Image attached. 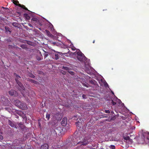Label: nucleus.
<instances>
[{"instance_id": "f257e3e1", "label": "nucleus", "mask_w": 149, "mask_h": 149, "mask_svg": "<svg viewBox=\"0 0 149 149\" xmlns=\"http://www.w3.org/2000/svg\"><path fill=\"white\" fill-rule=\"evenodd\" d=\"M14 75L15 76V80L16 81L19 86V88H19V90H24L25 89L24 87L19 81L21 78V77L17 75L16 73L14 74Z\"/></svg>"}, {"instance_id": "f03ea898", "label": "nucleus", "mask_w": 149, "mask_h": 149, "mask_svg": "<svg viewBox=\"0 0 149 149\" xmlns=\"http://www.w3.org/2000/svg\"><path fill=\"white\" fill-rule=\"evenodd\" d=\"M77 58L79 61L84 62L86 61V58L81 52H77Z\"/></svg>"}, {"instance_id": "7ed1b4c3", "label": "nucleus", "mask_w": 149, "mask_h": 149, "mask_svg": "<svg viewBox=\"0 0 149 149\" xmlns=\"http://www.w3.org/2000/svg\"><path fill=\"white\" fill-rule=\"evenodd\" d=\"M77 122L75 123L77 128L78 129H80L82 126V124L84 123V121L82 119L80 118H78L77 119Z\"/></svg>"}, {"instance_id": "20e7f679", "label": "nucleus", "mask_w": 149, "mask_h": 149, "mask_svg": "<svg viewBox=\"0 0 149 149\" xmlns=\"http://www.w3.org/2000/svg\"><path fill=\"white\" fill-rule=\"evenodd\" d=\"M54 53H53V58L54 59L57 60L60 57V55H62V53L61 52H55L54 51Z\"/></svg>"}, {"instance_id": "39448f33", "label": "nucleus", "mask_w": 149, "mask_h": 149, "mask_svg": "<svg viewBox=\"0 0 149 149\" xmlns=\"http://www.w3.org/2000/svg\"><path fill=\"white\" fill-rule=\"evenodd\" d=\"M89 140V137L88 136L87 137H85L82 140V141H81L79 143H83V145H86L88 144L89 143L88 140Z\"/></svg>"}, {"instance_id": "423d86ee", "label": "nucleus", "mask_w": 149, "mask_h": 149, "mask_svg": "<svg viewBox=\"0 0 149 149\" xmlns=\"http://www.w3.org/2000/svg\"><path fill=\"white\" fill-rule=\"evenodd\" d=\"M9 93L10 95L14 96H17L18 95L17 92L16 91L13 90H11L9 91Z\"/></svg>"}, {"instance_id": "0eeeda50", "label": "nucleus", "mask_w": 149, "mask_h": 149, "mask_svg": "<svg viewBox=\"0 0 149 149\" xmlns=\"http://www.w3.org/2000/svg\"><path fill=\"white\" fill-rule=\"evenodd\" d=\"M22 104H21L19 108L22 110H25L27 108V106L25 103L22 102Z\"/></svg>"}, {"instance_id": "6e6552de", "label": "nucleus", "mask_w": 149, "mask_h": 149, "mask_svg": "<svg viewBox=\"0 0 149 149\" xmlns=\"http://www.w3.org/2000/svg\"><path fill=\"white\" fill-rule=\"evenodd\" d=\"M8 124L10 125L11 127L17 128V125L16 123H15L14 122L11 121V120H9L8 121Z\"/></svg>"}, {"instance_id": "1a4fd4ad", "label": "nucleus", "mask_w": 149, "mask_h": 149, "mask_svg": "<svg viewBox=\"0 0 149 149\" xmlns=\"http://www.w3.org/2000/svg\"><path fill=\"white\" fill-rule=\"evenodd\" d=\"M67 118L66 117H64L61 122V124L63 126H65L67 123Z\"/></svg>"}, {"instance_id": "9d476101", "label": "nucleus", "mask_w": 149, "mask_h": 149, "mask_svg": "<svg viewBox=\"0 0 149 149\" xmlns=\"http://www.w3.org/2000/svg\"><path fill=\"white\" fill-rule=\"evenodd\" d=\"M14 103L18 107L21 104H22V102H20L19 100H15Z\"/></svg>"}, {"instance_id": "9b49d317", "label": "nucleus", "mask_w": 149, "mask_h": 149, "mask_svg": "<svg viewBox=\"0 0 149 149\" xmlns=\"http://www.w3.org/2000/svg\"><path fill=\"white\" fill-rule=\"evenodd\" d=\"M48 145L45 143L41 146L40 149H48Z\"/></svg>"}, {"instance_id": "f8f14e48", "label": "nucleus", "mask_w": 149, "mask_h": 149, "mask_svg": "<svg viewBox=\"0 0 149 149\" xmlns=\"http://www.w3.org/2000/svg\"><path fill=\"white\" fill-rule=\"evenodd\" d=\"M42 55L41 52H40L38 54V55L36 56V58L38 60L40 61L41 60V58H42Z\"/></svg>"}, {"instance_id": "ddd939ff", "label": "nucleus", "mask_w": 149, "mask_h": 149, "mask_svg": "<svg viewBox=\"0 0 149 149\" xmlns=\"http://www.w3.org/2000/svg\"><path fill=\"white\" fill-rule=\"evenodd\" d=\"M101 81L103 84L105 86L107 87V86H108V84L106 82V81L104 80L103 79H101Z\"/></svg>"}, {"instance_id": "4468645a", "label": "nucleus", "mask_w": 149, "mask_h": 149, "mask_svg": "<svg viewBox=\"0 0 149 149\" xmlns=\"http://www.w3.org/2000/svg\"><path fill=\"white\" fill-rule=\"evenodd\" d=\"M5 29L6 30V32L7 33L9 32V33H11V31H10V28L8 26H5Z\"/></svg>"}, {"instance_id": "2eb2a0df", "label": "nucleus", "mask_w": 149, "mask_h": 149, "mask_svg": "<svg viewBox=\"0 0 149 149\" xmlns=\"http://www.w3.org/2000/svg\"><path fill=\"white\" fill-rule=\"evenodd\" d=\"M62 69L64 70H65L68 72L70 70V68L66 66H63L62 67Z\"/></svg>"}, {"instance_id": "dca6fc26", "label": "nucleus", "mask_w": 149, "mask_h": 149, "mask_svg": "<svg viewBox=\"0 0 149 149\" xmlns=\"http://www.w3.org/2000/svg\"><path fill=\"white\" fill-rule=\"evenodd\" d=\"M115 101L116 103H118L119 104H120L121 103V101L120 100L118 99L117 97H116L115 99Z\"/></svg>"}, {"instance_id": "f3484780", "label": "nucleus", "mask_w": 149, "mask_h": 149, "mask_svg": "<svg viewBox=\"0 0 149 149\" xmlns=\"http://www.w3.org/2000/svg\"><path fill=\"white\" fill-rule=\"evenodd\" d=\"M46 32L47 35L49 37H51L52 36V34L50 33V32L48 30H45Z\"/></svg>"}, {"instance_id": "a211bd4d", "label": "nucleus", "mask_w": 149, "mask_h": 149, "mask_svg": "<svg viewBox=\"0 0 149 149\" xmlns=\"http://www.w3.org/2000/svg\"><path fill=\"white\" fill-rule=\"evenodd\" d=\"M19 6L20 7H21V8H24V9H25V10H28V9L27 8H26L23 5H21L20 4H18Z\"/></svg>"}, {"instance_id": "6ab92c4d", "label": "nucleus", "mask_w": 149, "mask_h": 149, "mask_svg": "<svg viewBox=\"0 0 149 149\" xmlns=\"http://www.w3.org/2000/svg\"><path fill=\"white\" fill-rule=\"evenodd\" d=\"M12 25L13 26L15 27H17L18 26V24L17 22H13L12 23Z\"/></svg>"}, {"instance_id": "aec40b11", "label": "nucleus", "mask_w": 149, "mask_h": 149, "mask_svg": "<svg viewBox=\"0 0 149 149\" xmlns=\"http://www.w3.org/2000/svg\"><path fill=\"white\" fill-rule=\"evenodd\" d=\"M20 47L23 49H27V46L25 45H22L20 46Z\"/></svg>"}, {"instance_id": "412c9836", "label": "nucleus", "mask_w": 149, "mask_h": 149, "mask_svg": "<svg viewBox=\"0 0 149 149\" xmlns=\"http://www.w3.org/2000/svg\"><path fill=\"white\" fill-rule=\"evenodd\" d=\"M44 52H45V53L44 54V57L45 58L47 57L48 56V52H45L44 51Z\"/></svg>"}, {"instance_id": "4be33fe9", "label": "nucleus", "mask_w": 149, "mask_h": 149, "mask_svg": "<svg viewBox=\"0 0 149 149\" xmlns=\"http://www.w3.org/2000/svg\"><path fill=\"white\" fill-rule=\"evenodd\" d=\"M51 115L47 113L46 115V118L49 120L50 118Z\"/></svg>"}, {"instance_id": "5701e85b", "label": "nucleus", "mask_w": 149, "mask_h": 149, "mask_svg": "<svg viewBox=\"0 0 149 149\" xmlns=\"http://www.w3.org/2000/svg\"><path fill=\"white\" fill-rule=\"evenodd\" d=\"M111 103L113 105H115L116 104V102L115 101H115H114L113 100H112L111 102Z\"/></svg>"}, {"instance_id": "b1692460", "label": "nucleus", "mask_w": 149, "mask_h": 149, "mask_svg": "<svg viewBox=\"0 0 149 149\" xmlns=\"http://www.w3.org/2000/svg\"><path fill=\"white\" fill-rule=\"evenodd\" d=\"M111 149H115V147L114 145H111L109 147Z\"/></svg>"}, {"instance_id": "393cba45", "label": "nucleus", "mask_w": 149, "mask_h": 149, "mask_svg": "<svg viewBox=\"0 0 149 149\" xmlns=\"http://www.w3.org/2000/svg\"><path fill=\"white\" fill-rule=\"evenodd\" d=\"M104 111L106 113H110V111L109 110H104Z\"/></svg>"}, {"instance_id": "a878e982", "label": "nucleus", "mask_w": 149, "mask_h": 149, "mask_svg": "<svg viewBox=\"0 0 149 149\" xmlns=\"http://www.w3.org/2000/svg\"><path fill=\"white\" fill-rule=\"evenodd\" d=\"M31 20L33 21H36L37 20V19L36 18H33Z\"/></svg>"}, {"instance_id": "bb28decb", "label": "nucleus", "mask_w": 149, "mask_h": 149, "mask_svg": "<svg viewBox=\"0 0 149 149\" xmlns=\"http://www.w3.org/2000/svg\"><path fill=\"white\" fill-rule=\"evenodd\" d=\"M95 81H92V80H91V81L90 82V83H91V84H95Z\"/></svg>"}, {"instance_id": "cd10ccee", "label": "nucleus", "mask_w": 149, "mask_h": 149, "mask_svg": "<svg viewBox=\"0 0 149 149\" xmlns=\"http://www.w3.org/2000/svg\"><path fill=\"white\" fill-rule=\"evenodd\" d=\"M54 131H55V133L56 134H57V133H58V130L57 129H55V130Z\"/></svg>"}, {"instance_id": "c85d7f7f", "label": "nucleus", "mask_w": 149, "mask_h": 149, "mask_svg": "<svg viewBox=\"0 0 149 149\" xmlns=\"http://www.w3.org/2000/svg\"><path fill=\"white\" fill-rule=\"evenodd\" d=\"M68 72L71 74L72 75L74 74V72L72 71H68Z\"/></svg>"}, {"instance_id": "c756f323", "label": "nucleus", "mask_w": 149, "mask_h": 149, "mask_svg": "<svg viewBox=\"0 0 149 149\" xmlns=\"http://www.w3.org/2000/svg\"><path fill=\"white\" fill-rule=\"evenodd\" d=\"M3 139V136L1 135H0V139L1 140H2Z\"/></svg>"}, {"instance_id": "7c9ffc66", "label": "nucleus", "mask_w": 149, "mask_h": 149, "mask_svg": "<svg viewBox=\"0 0 149 149\" xmlns=\"http://www.w3.org/2000/svg\"><path fill=\"white\" fill-rule=\"evenodd\" d=\"M124 139H125L126 140H128L130 139L129 137H127L125 138Z\"/></svg>"}, {"instance_id": "2f4dec72", "label": "nucleus", "mask_w": 149, "mask_h": 149, "mask_svg": "<svg viewBox=\"0 0 149 149\" xmlns=\"http://www.w3.org/2000/svg\"><path fill=\"white\" fill-rule=\"evenodd\" d=\"M50 28L51 29V30L52 31L53 30V29H54L53 26L52 24H51V25L50 26Z\"/></svg>"}, {"instance_id": "473e14b6", "label": "nucleus", "mask_w": 149, "mask_h": 149, "mask_svg": "<svg viewBox=\"0 0 149 149\" xmlns=\"http://www.w3.org/2000/svg\"><path fill=\"white\" fill-rule=\"evenodd\" d=\"M30 76L33 78L35 77V76L32 74H31Z\"/></svg>"}, {"instance_id": "72a5a7b5", "label": "nucleus", "mask_w": 149, "mask_h": 149, "mask_svg": "<svg viewBox=\"0 0 149 149\" xmlns=\"http://www.w3.org/2000/svg\"><path fill=\"white\" fill-rule=\"evenodd\" d=\"M31 81L34 83H36L37 82L36 81L32 80Z\"/></svg>"}, {"instance_id": "f704fd0d", "label": "nucleus", "mask_w": 149, "mask_h": 149, "mask_svg": "<svg viewBox=\"0 0 149 149\" xmlns=\"http://www.w3.org/2000/svg\"><path fill=\"white\" fill-rule=\"evenodd\" d=\"M84 85L87 87H88V84H84Z\"/></svg>"}, {"instance_id": "c9c22d12", "label": "nucleus", "mask_w": 149, "mask_h": 149, "mask_svg": "<svg viewBox=\"0 0 149 149\" xmlns=\"http://www.w3.org/2000/svg\"><path fill=\"white\" fill-rule=\"evenodd\" d=\"M7 41L8 42H11V40H10V39H8L7 40Z\"/></svg>"}, {"instance_id": "e433bc0d", "label": "nucleus", "mask_w": 149, "mask_h": 149, "mask_svg": "<svg viewBox=\"0 0 149 149\" xmlns=\"http://www.w3.org/2000/svg\"><path fill=\"white\" fill-rule=\"evenodd\" d=\"M85 97H86V95H82V97H83L84 98H85Z\"/></svg>"}, {"instance_id": "4c0bfd02", "label": "nucleus", "mask_w": 149, "mask_h": 149, "mask_svg": "<svg viewBox=\"0 0 149 149\" xmlns=\"http://www.w3.org/2000/svg\"><path fill=\"white\" fill-rule=\"evenodd\" d=\"M22 95H23L24 97H26V96H25V94H24V93H22Z\"/></svg>"}, {"instance_id": "58836bf2", "label": "nucleus", "mask_w": 149, "mask_h": 149, "mask_svg": "<svg viewBox=\"0 0 149 149\" xmlns=\"http://www.w3.org/2000/svg\"><path fill=\"white\" fill-rule=\"evenodd\" d=\"M24 16L26 17L27 16V14H24Z\"/></svg>"}, {"instance_id": "ea45409f", "label": "nucleus", "mask_w": 149, "mask_h": 149, "mask_svg": "<svg viewBox=\"0 0 149 149\" xmlns=\"http://www.w3.org/2000/svg\"><path fill=\"white\" fill-rule=\"evenodd\" d=\"M29 25L30 26H32L30 24H29Z\"/></svg>"}, {"instance_id": "a19ab883", "label": "nucleus", "mask_w": 149, "mask_h": 149, "mask_svg": "<svg viewBox=\"0 0 149 149\" xmlns=\"http://www.w3.org/2000/svg\"><path fill=\"white\" fill-rule=\"evenodd\" d=\"M95 40H94L93 41V43H95Z\"/></svg>"}, {"instance_id": "79ce46f5", "label": "nucleus", "mask_w": 149, "mask_h": 149, "mask_svg": "<svg viewBox=\"0 0 149 149\" xmlns=\"http://www.w3.org/2000/svg\"><path fill=\"white\" fill-rule=\"evenodd\" d=\"M5 109L6 110H7V108H5Z\"/></svg>"}, {"instance_id": "37998d69", "label": "nucleus", "mask_w": 149, "mask_h": 149, "mask_svg": "<svg viewBox=\"0 0 149 149\" xmlns=\"http://www.w3.org/2000/svg\"><path fill=\"white\" fill-rule=\"evenodd\" d=\"M3 146L4 147V145H2V147H3Z\"/></svg>"}, {"instance_id": "c03bdc74", "label": "nucleus", "mask_w": 149, "mask_h": 149, "mask_svg": "<svg viewBox=\"0 0 149 149\" xmlns=\"http://www.w3.org/2000/svg\"><path fill=\"white\" fill-rule=\"evenodd\" d=\"M112 93L113 94H114V93L113 92H112Z\"/></svg>"}, {"instance_id": "a18cd8bd", "label": "nucleus", "mask_w": 149, "mask_h": 149, "mask_svg": "<svg viewBox=\"0 0 149 149\" xmlns=\"http://www.w3.org/2000/svg\"><path fill=\"white\" fill-rule=\"evenodd\" d=\"M75 118H76V117H74V119H76Z\"/></svg>"}, {"instance_id": "49530a36", "label": "nucleus", "mask_w": 149, "mask_h": 149, "mask_svg": "<svg viewBox=\"0 0 149 149\" xmlns=\"http://www.w3.org/2000/svg\"><path fill=\"white\" fill-rule=\"evenodd\" d=\"M16 118H18V116H17V117H16Z\"/></svg>"}, {"instance_id": "de8ad7c7", "label": "nucleus", "mask_w": 149, "mask_h": 149, "mask_svg": "<svg viewBox=\"0 0 149 149\" xmlns=\"http://www.w3.org/2000/svg\"><path fill=\"white\" fill-rule=\"evenodd\" d=\"M28 10V11H29L30 12V11L29 10Z\"/></svg>"}, {"instance_id": "09e8293b", "label": "nucleus", "mask_w": 149, "mask_h": 149, "mask_svg": "<svg viewBox=\"0 0 149 149\" xmlns=\"http://www.w3.org/2000/svg\"><path fill=\"white\" fill-rule=\"evenodd\" d=\"M28 10V11H29L30 12V11L29 10Z\"/></svg>"}, {"instance_id": "8fccbe9b", "label": "nucleus", "mask_w": 149, "mask_h": 149, "mask_svg": "<svg viewBox=\"0 0 149 149\" xmlns=\"http://www.w3.org/2000/svg\"><path fill=\"white\" fill-rule=\"evenodd\" d=\"M100 149H104L103 148H101Z\"/></svg>"}]
</instances>
